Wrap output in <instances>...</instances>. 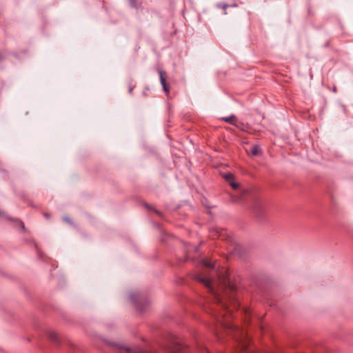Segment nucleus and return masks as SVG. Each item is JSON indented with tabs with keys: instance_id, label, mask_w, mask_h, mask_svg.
<instances>
[{
	"instance_id": "7ed1b4c3",
	"label": "nucleus",
	"mask_w": 353,
	"mask_h": 353,
	"mask_svg": "<svg viewBox=\"0 0 353 353\" xmlns=\"http://www.w3.org/2000/svg\"><path fill=\"white\" fill-rule=\"evenodd\" d=\"M120 353H145L142 349L139 347H125L121 350Z\"/></svg>"
},
{
	"instance_id": "aec40b11",
	"label": "nucleus",
	"mask_w": 353,
	"mask_h": 353,
	"mask_svg": "<svg viewBox=\"0 0 353 353\" xmlns=\"http://www.w3.org/2000/svg\"><path fill=\"white\" fill-rule=\"evenodd\" d=\"M1 59V55L0 54V60Z\"/></svg>"
},
{
	"instance_id": "ddd939ff",
	"label": "nucleus",
	"mask_w": 353,
	"mask_h": 353,
	"mask_svg": "<svg viewBox=\"0 0 353 353\" xmlns=\"http://www.w3.org/2000/svg\"><path fill=\"white\" fill-rule=\"evenodd\" d=\"M223 281L225 282L228 278V275L225 274V275L222 276Z\"/></svg>"
},
{
	"instance_id": "20e7f679",
	"label": "nucleus",
	"mask_w": 353,
	"mask_h": 353,
	"mask_svg": "<svg viewBox=\"0 0 353 353\" xmlns=\"http://www.w3.org/2000/svg\"><path fill=\"white\" fill-rule=\"evenodd\" d=\"M165 74V73L161 70H159V76H160V81L162 85L163 90L168 93L169 92V86L166 84L165 79L163 77V75Z\"/></svg>"
},
{
	"instance_id": "39448f33",
	"label": "nucleus",
	"mask_w": 353,
	"mask_h": 353,
	"mask_svg": "<svg viewBox=\"0 0 353 353\" xmlns=\"http://www.w3.org/2000/svg\"><path fill=\"white\" fill-rule=\"evenodd\" d=\"M224 179L228 183L234 180V176L232 173H227L224 175Z\"/></svg>"
},
{
	"instance_id": "423d86ee",
	"label": "nucleus",
	"mask_w": 353,
	"mask_h": 353,
	"mask_svg": "<svg viewBox=\"0 0 353 353\" xmlns=\"http://www.w3.org/2000/svg\"><path fill=\"white\" fill-rule=\"evenodd\" d=\"M223 119L229 123L234 124V121H236V117L234 116H230L225 117Z\"/></svg>"
},
{
	"instance_id": "2eb2a0df",
	"label": "nucleus",
	"mask_w": 353,
	"mask_h": 353,
	"mask_svg": "<svg viewBox=\"0 0 353 353\" xmlns=\"http://www.w3.org/2000/svg\"><path fill=\"white\" fill-rule=\"evenodd\" d=\"M227 7H228V6H227V5H224V6H223V9L225 10V14H226L225 10H226Z\"/></svg>"
},
{
	"instance_id": "9b49d317",
	"label": "nucleus",
	"mask_w": 353,
	"mask_h": 353,
	"mask_svg": "<svg viewBox=\"0 0 353 353\" xmlns=\"http://www.w3.org/2000/svg\"><path fill=\"white\" fill-rule=\"evenodd\" d=\"M130 299H131V301H132L134 303L137 304V303H136V299H135V294H130Z\"/></svg>"
},
{
	"instance_id": "dca6fc26",
	"label": "nucleus",
	"mask_w": 353,
	"mask_h": 353,
	"mask_svg": "<svg viewBox=\"0 0 353 353\" xmlns=\"http://www.w3.org/2000/svg\"><path fill=\"white\" fill-rule=\"evenodd\" d=\"M63 220H64L65 221L70 222V220H69V219H68V217H64V218H63Z\"/></svg>"
},
{
	"instance_id": "f257e3e1",
	"label": "nucleus",
	"mask_w": 353,
	"mask_h": 353,
	"mask_svg": "<svg viewBox=\"0 0 353 353\" xmlns=\"http://www.w3.org/2000/svg\"><path fill=\"white\" fill-rule=\"evenodd\" d=\"M197 279L199 281L204 284L209 292L211 293L213 296L214 300L223 309L225 313L223 315L221 314L222 317H225L226 314L232 316V309L231 307L234 309L239 308V303L238 301L235 300L234 299H232L231 297L225 298L221 296V294L214 288L213 281L210 278L207 276H197Z\"/></svg>"
},
{
	"instance_id": "4468645a",
	"label": "nucleus",
	"mask_w": 353,
	"mask_h": 353,
	"mask_svg": "<svg viewBox=\"0 0 353 353\" xmlns=\"http://www.w3.org/2000/svg\"><path fill=\"white\" fill-rule=\"evenodd\" d=\"M19 223L20 226L21 227V228H23H23H24V225H23V223L21 221H19Z\"/></svg>"
},
{
	"instance_id": "f03ea898",
	"label": "nucleus",
	"mask_w": 353,
	"mask_h": 353,
	"mask_svg": "<svg viewBox=\"0 0 353 353\" xmlns=\"http://www.w3.org/2000/svg\"><path fill=\"white\" fill-rule=\"evenodd\" d=\"M170 353H188V347L180 341L174 339L168 347Z\"/></svg>"
},
{
	"instance_id": "a211bd4d",
	"label": "nucleus",
	"mask_w": 353,
	"mask_h": 353,
	"mask_svg": "<svg viewBox=\"0 0 353 353\" xmlns=\"http://www.w3.org/2000/svg\"><path fill=\"white\" fill-rule=\"evenodd\" d=\"M130 3H131L132 6H134V3H133V0H130Z\"/></svg>"
},
{
	"instance_id": "6e6552de",
	"label": "nucleus",
	"mask_w": 353,
	"mask_h": 353,
	"mask_svg": "<svg viewBox=\"0 0 353 353\" xmlns=\"http://www.w3.org/2000/svg\"><path fill=\"white\" fill-rule=\"evenodd\" d=\"M224 326L228 327V328H231V329H234L236 332H241V331L239 330V328L237 327H235V326H233L228 323H224Z\"/></svg>"
},
{
	"instance_id": "9d476101",
	"label": "nucleus",
	"mask_w": 353,
	"mask_h": 353,
	"mask_svg": "<svg viewBox=\"0 0 353 353\" xmlns=\"http://www.w3.org/2000/svg\"><path fill=\"white\" fill-rule=\"evenodd\" d=\"M252 154L253 155H257L259 154V148L257 147H254L252 149Z\"/></svg>"
},
{
	"instance_id": "f8f14e48",
	"label": "nucleus",
	"mask_w": 353,
	"mask_h": 353,
	"mask_svg": "<svg viewBox=\"0 0 353 353\" xmlns=\"http://www.w3.org/2000/svg\"><path fill=\"white\" fill-rule=\"evenodd\" d=\"M260 207L261 206V203L259 201H256V203H254V208H256V207Z\"/></svg>"
},
{
	"instance_id": "f3484780",
	"label": "nucleus",
	"mask_w": 353,
	"mask_h": 353,
	"mask_svg": "<svg viewBox=\"0 0 353 353\" xmlns=\"http://www.w3.org/2000/svg\"><path fill=\"white\" fill-rule=\"evenodd\" d=\"M232 200H233V201H234V202H237V201H239V200H238L237 199H236V198L232 199Z\"/></svg>"
},
{
	"instance_id": "1a4fd4ad",
	"label": "nucleus",
	"mask_w": 353,
	"mask_h": 353,
	"mask_svg": "<svg viewBox=\"0 0 353 353\" xmlns=\"http://www.w3.org/2000/svg\"><path fill=\"white\" fill-rule=\"evenodd\" d=\"M229 183L234 190H236L239 187V184L237 183H235L234 181H231Z\"/></svg>"
},
{
	"instance_id": "0eeeda50",
	"label": "nucleus",
	"mask_w": 353,
	"mask_h": 353,
	"mask_svg": "<svg viewBox=\"0 0 353 353\" xmlns=\"http://www.w3.org/2000/svg\"><path fill=\"white\" fill-rule=\"evenodd\" d=\"M202 264L206 267V268H214V265L210 261H208V260L206 259H204L202 261Z\"/></svg>"
},
{
	"instance_id": "6ab92c4d",
	"label": "nucleus",
	"mask_w": 353,
	"mask_h": 353,
	"mask_svg": "<svg viewBox=\"0 0 353 353\" xmlns=\"http://www.w3.org/2000/svg\"><path fill=\"white\" fill-rule=\"evenodd\" d=\"M53 337V339L54 340H56V337L55 336H52Z\"/></svg>"
}]
</instances>
